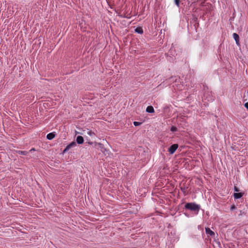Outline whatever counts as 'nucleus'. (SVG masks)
I'll return each mask as SVG.
<instances>
[{
  "label": "nucleus",
  "mask_w": 248,
  "mask_h": 248,
  "mask_svg": "<svg viewBox=\"0 0 248 248\" xmlns=\"http://www.w3.org/2000/svg\"><path fill=\"white\" fill-rule=\"evenodd\" d=\"M77 144L74 141L72 142L71 143H70L69 145H68L66 148L64 149V150L63 151V153H66L67 151H68L70 148L72 147H74L76 146Z\"/></svg>",
  "instance_id": "nucleus-4"
},
{
  "label": "nucleus",
  "mask_w": 248,
  "mask_h": 248,
  "mask_svg": "<svg viewBox=\"0 0 248 248\" xmlns=\"http://www.w3.org/2000/svg\"><path fill=\"white\" fill-rule=\"evenodd\" d=\"M76 141L78 144H82L84 142L83 138L81 136H78L77 137Z\"/></svg>",
  "instance_id": "nucleus-6"
},
{
  "label": "nucleus",
  "mask_w": 248,
  "mask_h": 248,
  "mask_svg": "<svg viewBox=\"0 0 248 248\" xmlns=\"http://www.w3.org/2000/svg\"><path fill=\"white\" fill-rule=\"evenodd\" d=\"M55 137V134L54 133H50L48 134L46 136V138L48 140H52Z\"/></svg>",
  "instance_id": "nucleus-9"
},
{
  "label": "nucleus",
  "mask_w": 248,
  "mask_h": 248,
  "mask_svg": "<svg viewBox=\"0 0 248 248\" xmlns=\"http://www.w3.org/2000/svg\"><path fill=\"white\" fill-rule=\"evenodd\" d=\"M94 146H98V148L100 151L105 155H106L108 153V150L104 147V145L102 143L95 142Z\"/></svg>",
  "instance_id": "nucleus-2"
},
{
  "label": "nucleus",
  "mask_w": 248,
  "mask_h": 248,
  "mask_svg": "<svg viewBox=\"0 0 248 248\" xmlns=\"http://www.w3.org/2000/svg\"><path fill=\"white\" fill-rule=\"evenodd\" d=\"M234 190L235 191H237V192L239 191L238 189H237V188L236 186L234 187Z\"/></svg>",
  "instance_id": "nucleus-19"
},
{
  "label": "nucleus",
  "mask_w": 248,
  "mask_h": 248,
  "mask_svg": "<svg viewBox=\"0 0 248 248\" xmlns=\"http://www.w3.org/2000/svg\"><path fill=\"white\" fill-rule=\"evenodd\" d=\"M141 124V123L138 122H134V125L136 126H139Z\"/></svg>",
  "instance_id": "nucleus-15"
},
{
  "label": "nucleus",
  "mask_w": 248,
  "mask_h": 248,
  "mask_svg": "<svg viewBox=\"0 0 248 248\" xmlns=\"http://www.w3.org/2000/svg\"><path fill=\"white\" fill-rule=\"evenodd\" d=\"M179 1L180 0H174L175 3L177 6L179 5Z\"/></svg>",
  "instance_id": "nucleus-16"
},
{
  "label": "nucleus",
  "mask_w": 248,
  "mask_h": 248,
  "mask_svg": "<svg viewBox=\"0 0 248 248\" xmlns=\"http://www.w3.org/2000/svg\"><path fill=\"white\" fill-rule=\"evenodd\" d=\"M245 107L248 109V102L245 103Z\"/></svg>",
  "instance_id": "nucleus-18"
},
{
  "label": "nucleus",
  "mask_w": 248,
  "mask_h": 248,
  "mask_svg": "<svg viewBox=\"0 0 248 248\" xmlns=\"http://www.w3.org/2000/svg\"><path fill=\"white\" fill-rule=\"evenodd\" d=\"M236 208L235 206L234 205H232L231 207V210H233Z\"/></svg>",
  "instance_id": "nucleus-17"
},
{
  "label": "nucleus",
  "mask_w": 248,
  "mask_h": 248,
  "mask_svg": "<svg viewBox=\"0 0 248 248\" xmlns=\"http://www.w3.org/2000/svg\"><path fill=\"white\" fill-rule=\"evenodd\" d=\"M86 133L89 135L91 137H93V136L95 135V134L94 132H93V131H92L91 130H89V129H87V131H86Z\"/></svg>",
  "instance_id": "nucleus-12"
},
{
  "label": "nucleus",
  "mask_w": 248,
  "mask_h": 248,
  "mask_svg": "<svg viewBox=\"0 0 248 248\" xmlns=\"http://www.w3.org/2000/svg\"><path fill=\"white\" fill-rule=\"evenodd\" d=\"M88 143L89 144H90V145H92L93 143L92 142H90V141H89Z\"/></svg>",
  "instance_id": "nucleus-21"
},
{
  "label": "nucleus",
  "mask_w": 248,
  "mask_h": 248,
  "mask_svg": "<svg viewBox=\"0 0 248 248\" xmlns=\"http://www.w3.org/2000/svg\"><path fill=\"white\" fill-rule=\"evenodd\" d=\"M205 232L207 234L209 235L210 236H214L215 233L210 230L209 228H205Z\"/></svg>",
  "instance_id": "nucleus-7"
},
{
  "label": "nucleus",
  "mask_w": 248,
  "mask_h": 248,
  "mask_svg": "<svg viewBox=\"0 0 248 248\" xmlns=\"http://www.w3.org/2000/svg\"><path fill=\"white\" fill-rule=\"evenodd\" d=\"M178 145L177 144L172 145L169 149V152L170 154H173L178 148Z\"/></svg>",
  "instance_id": "nucleus-3"
},
{
  "label": "nucleus",
  "mask_w": 248,
  "mask_h": 248,
  "mask_svg": "<svg viewBox=\"0 0 248 248\" xmlns=\"http://www.w3.org/2000/svg\"><path fill=\"white\" fill-rule=\"evenodd\" d=\"M35 151V149H34V148H32V149H31L30 150V152H31V151Z\"/></svg>",
  "instance_id": "nucleus-20"
},
{
  "label": "nucleus",
  "mask_w": 248,
  "mask_h": 248,
  "mask_svg": "<svg viewBox=\"0 0 248 248\" xmlns=\"http://www.w3.org/2000/svg\"><path fill=\"white\" fill-rule=\"evenodd\" d=\"M234 198L236 199H238L242 197V194L241 193H235L233 194Z\"/></svg>",
  "instance_id": "nucleus-10"
},
{
  "label": "nucleus",
  "mask_w": 248,
  "mask_h": 248,
  "mask_svg": "<svg viewBox=\"0 0 248 248\" xmlns=\"http://www.w3.org/2000/svg\"><path fill=\"white\" fill-rule=\"evenodd\" d=\"M146 111L148 113L154 112V108L152 106H148L146 108Z\"/></svg>",
  "instance_id": "nucleus-8"
},
{
  "label": "nucleus",
  "mask_w": 248,
  "mask_h": 248,
  "mask_svg": "<svg viewBox=\"0 0 248 248\" xmlns=\"http://www.w3.org/2000/svg\"><path fill=\"white\" fill-rule=\"evenodd\" d=\"M16 152L18 154H20V155H26L28 154V152H27V151H16Z\"/></svg>",
  "instance_id": "nucleus-11"
},
{
  "label": "nucleus",
  "mask_w": 248,
  "mask_h": 248,
  "mask_svg": "<svg viewBox=\"0 0 248 248\" xmlns=\"http://www.w3.org/2000/svg\"><path fill=\"white\" fill-rule=\"evenodd\" d=\"M185 208L190 210H191V211H196L198 212L200 208V205H199L195 203L189 202V203H187L185 205Z\"/></svg>",
  "instance_id": "nucleus-1"
},
{
  "label": "nucleus",
  "mask_w": 248,
  "mask_h": 248,
  "mask_svg": "<svg viewBox=\"0 0 248 248\" xmlns=\"http://www.w3.org/2000/svg\"><path fill=\"white\" fill-rule=\"evenodd\" d=\"M232 36H233V37L234 38V39L235 40V42H236V43L237 45H239V35L236 33H233V34H232Z\"/></svg>",
  "instance_id": "nucleus-5"
},
{
  "label": "nucleus",
  "mask_w": 248,
  "mask_h": 248,
  "mask_svg": "<svg viewBox=\"0 0 248 248\" xmlns=\"http://www.w3.org/2000/svg\"><path fill=\"white\" fill-rule=\"evenodd\" d=\"M170 130L172 132H174L177 130V128L175 126H172L170 128Z\"/></svg>",
  "instance_id": "nucleus-14"
},
{
  "label": "nucleus",
  "mask_w": 248,
  "mask_h": 248,
  "mask_svg": "<svg viewBox=\"0 0 248 248\" xmlns=\"http://www.w3.org/2000/svg\"><path fill=\"white\" fill-rule=\"evenodd\" d=\"M135 31L139 33H142L143 32V31L140 28H137L135 29Z\"/></svg>",
  "instance_id": "nucleus-13"
}]
</instances>
